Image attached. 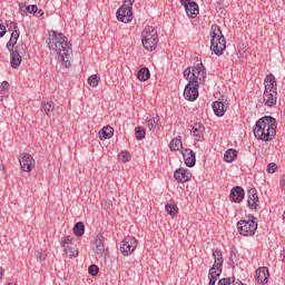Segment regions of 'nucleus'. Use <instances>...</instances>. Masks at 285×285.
I'll return each mask as SVG.
<instances>
[{
	"label": "nucleus",
	"mask_w": 285,
	"mask_h": 285,
	"mask_svg": "<svg viewBox=\"0 0 285 285\" xmlns=\"http://www.w3.org/2000/svg\"><path fill=\"white\" fill-rule=\"evenodd\" d=\"M47 45L50 50L59 55L61 62L66 68H70V57H72V48L68 38L63 33H58L57 31H51L49 33V39H47Z\"/></svg>",
	"instance_id": "nucleus-1"
},
{
	"label": "nucleus",
	"mask_w": 285,
	"mask_h": 285,
	"mask_svg": "<svg viewBox=\"0 0 285 285\" xmlns=\"http://www.w3.org/2000/svg\"><path fill=\"white\" fill-rule=\"evenodd\" d=\"M253 132L261 141H273L277 135V120L273 116H264L256 121Z\"/></svg>",
	"instance_id": "nucleus-2"
},
{
	"label": "nucleus",
	"mask_w": 285,
	"mask_h": 285,
	"mask_svg": "<svg viewBox=\"0 0 285 285\" xmlns=\"http://www.w3.org/2000/svg\"><path fill=\"white\" fill-rule=\"evenodd\" d=\"M210 50L217 57H222L224 55V50H226V38H224V33H222V28L218 24H213L210 28Z\"/></svg>",
	"instance_id": "nucleus-3"
},
{
	"label": "nucleus",
	"mask_w": 285,
	"mask_h": 285,
	"mask_svg": "<svg viewBox=\"0 0 285 285\" xmlns=\"http://www.w3.org/2000/svg\"><path fill=\"white\" fill-rule=\"evenodd\" d=\"M159 43V36L155 27L147 26L144 30L142 46L148 52H153Z\"/></svg>",
	"instance_id": "nucleus-4"
},
{
	"label": "nucleus",
	"mask_w": 285,
	"mask_h": 285,
	"mask_svg": "<svg viewBox=\"0 0 285 285\" xmlns=\"http://www.w3.org/2000/svg\"><path fill=\"white\" fill-rule=\"evenodd\" d=\"M8 50L10 52L11 68H19V66H21L22 55H26V50H28V47L26 46V43L21 42L16 47H10V49Z\"/></svg>",
	"instance_id": "nucleus-5"
},
{
	"label": "nucleus",
	"mask_w": 285,
	"mask_h": 285,
	"mask_svg": "<svg viewBox=\"0 0 285 285\" xmlns=\"http://www.w3.org/2000/svg\"><path fill=\"white\" fill-rule=\"evenodd\" d=\"M237 230L243 237H253L257 230V222H255V217L252 216L248 220H239L237 223Z\"/></svg>",
	"instance_id": "nucleus-6"
},
{
	"label": "nucleus",
	"mask_w": 285,
	"mask_h": 285,
	"mask_svg": "<svg viewBox=\"0 0 285 285\" xmlns=\"http://www.w3.org/2000/svg\"><path fill=\"white\" fill-rule=\"evenodd\" d=\"M137 249V239L132 236H127L120 243V253L124 257H128V255H132Z\"/></svg>",
	"instance_id": "nucleus-7"
},
{
	"label": "nucleus",
	"mask_w": 285,
	"mask_h": 285,
	"mask_svg": "<svg viewBox=\"0 0 285 285\" xmlns=\"http://www.w3.org/2000/svg\"><path fill=\"white\" fill-rule=\"evenodd\" d=\"M206 79V69L203 63H198L191 68V77L189 83H194L199 86V81H204Z\"/></svg>",
	"instance_id": "nucleus-8"
},
{
	"label": "nucleus",
	"mask_w": 285,
	"mask_h": 285,
	"mask_svg": "<svg viewBox=\"0 0 285 285\" xmlns=\"http://www.w3.org/2000/svg\"><path fill=\"white\" fill-rule=\"evenodd\" d=\"M184 97L187 101H196L199 97V85L193 82L187 83L184 90Z\"/></svg>",
	"instance_id": "nucleus-9"
},
{
	"label": "nucleus",
	"mask_w": 285,
	"mask_h": 285,
	"mask_svg": "<svg viewBox=\"0 0 285 285\" xmlns=\"http://www.w3.org/2000/svg\"><path fill=\"white\" fill-rule=\"evenodd\" d=\"M20 168L23 173H32L35 168V158L30 154H22L19 158Z\"/></svg>",
	"instance_id": "nucleus-10"
},
{
	"label": "nucleus",
	"mask_w": 285,
	"mask_h": 285,
	"mask_svg": "<svg viewBox=\"0 0 285 285\" xmlns=\"http://www.w3.org/2000/svg\"><path fill=\"white\" fill-rule=\"evenodd\" d=\"M116 17L118 21H121L122 23H130V21H132V8L121 6L117 10Z\"/></svg>",
	"instance_id": "nucleus-11"
},
{
	"label": "nucleus",
	"mask_w": 285,
	"mask_h": 285,
	"mask_svg": "<svg viewBox=\"0 0 285 285\" xmlns=\"http://www.w3.org/2000/svg\"><path fill=\"white\" fill-rule=\"evenodd\" d=\"M174 177L179 184H186L193 179V174L188 169L178 168L175 170Z\"/></svg>",
	"instance_id": "nucleus-12"
},
{
	"label": "nucleus",
	"mask_w": 285,
	"mask_h": 285,
	"mask_svg": "<svg viewBox=\"0 0 285 285\" xmlns=\"http://www.w3.org/2000/svg\"><path fill=\"white\" fill-rule=\"evenodd\" d=\"M247 195H248L247 204L250 210H259V197L257 196V189L256 188L249 189Z\"/></svg>",
	"instance_id": "nucleus-13"
},
{
	"label": "nucleus",
	"mask_w": 285,
	"mask_h": 285,
	"mask_svg": "<svg viewBox=\"0 0 285 285\" xmlns=\"http://www.w3.org/2000/svg\"><path fill=\"white\" fill-rule=\"evenodd\" d=\"M268 277H271L268 267H258L256 269L255 279H256L257 284H262V285L268 284Z\"/></svg>",
	"instance_id": "nucleus-14"
},
{
	"label": "nucleus",
	"mask_w": 285,
	"mask_h": 285,
	"mask_svg": "<svg viewBox=\"0 0 285 285\" xmlns=\"http://www.w3.org/2000/svg\"><path fill=\"white\" fill-rule=\"evenodd\" d=\"M264 92H277V79L275 75L268 73L264 79Z\"/></svg>",
	"instance_id": "nucleus-15"
},
{
	"label": "nucleus",
	"mask_w": 285,
	"mask_h": 285,
	"mask_svg": "<svg viewBox=\"0 0 285 285\" xmlns=\"http://www.w3.org/2000/svg\"><path fill=\"white\" fill-rule=\"evenodd\" d=\"M244 197H245L244 188H242L240 186H236L232 188L229 194V199H232V202L239 204L240 202H244Z\"/></svg>",
	"instance_id": "nucleus-16"
},
{
	"label": "nucleus",
	"mask_w": 285,
	"mask_h": 285,
	"mask_svg": "<svg viewBox=\"0 0 285 285\" xmlns=\"http://www.w3.org/2000/svg\"><path fill=\"white\" fill-rule=\"evenodd\" d=\"M183 157H184V161L188 168H193L195 166V164H197V158H196L195 151H193V149H188V148L185 149V151H183Z\"/></svg>",
	"instance_id": "nucleus-17"
},
{
	"label": "nucleus",
	"mask_w": 285,
	"mask_h": 285,
	"mask_svg": "<svg viewBox=\"0 0 285 285\" xmlns=\"http://www.w3.org/2000/svg\"><path fill=\"white\" fill-rule=\"evenodd\" d=\"M213 257L214 265L210 268H214V271H222V267L224 266V255L222 254V250L214 249Z\"/></svg>",
	"instance_id": "nucleus-18"
},
{
	"label": "nucleus",
	"mask_w": 285,
	"mask_h": 285,
	"mask_svg": "<svg viewBox=\"0 0 285 285\" xmlns=\"http://www.w3.org/2000/svg\"><path fill=\"white\" fill-rule=\"evenodd\" d=\"M263 99L265 101V106L273 108V106L277 104V91H264Z\"/></svg>",
	"instance_id": "nucleus-19"
},
{
	"label": "nucleus",
	"mask_w": 285,
	"mask_h": 285,
	"mask_svg": "<svg viewBox=\"0 0 285 285\" xmlns=\"http://www.w3.org/2000/svg\"><path fill=\"white\" fill-rule=\"evenodd\" d=\"M212 108L216 117H224V115H226V110H228V106L219 100L214 101Z\"/></svg>",
	"instance_id": "nucleus-20"
},
{
	"label": "nucleus",
	"mask_w": 285,
	"mask_h": 285,
	"mask_svg": "<svg viewBox=\"0 0 285 285\" xmlns=\"http://www.w3.org/2000/svg\"><path fill=\"white\" fill-rule=\"evenodd\" d=\"M205 130L206 127H204L200 122H195L190 126V132L194 135V137H196L197 141L204 137Z\"/></svg>",
	"instance_id": "nucleus-21"
},
{
	"label": "nucleus",
	"mask_w": 285,
	"mask_h": 285,
	"mask_svg": "<svg viewBox=\"0 0 285 285\" xmlns=\"http://www.w3.org/2000/svg\"><path fill=\"white\" fill-rule=\"evenodd\" d=\"M94 245V252L97 253V255H104V253H106V240H104V236L96 237Z\"/></svg>",
	"instance_id": "nucleus-22"
},
{
	"label": "nucleus",
	"mask_w": 285,
	"mask_h": 285,
	"mask_svg": "<svg viewBox=\"0 0 285 285\" xmlns=\"http://www.w3.org/2000/svg\"><path fill=\"white\" fill-rule=\"evenodd\" d=\"M186 13L187 17H189L190 19H195V17H197V14H199V4H197V2H191L189 3L186 8Z\"/></svg>",
	"instance_id": "nucleus-23"
},
{
	"label": "nucleus",
	"mask_w": 285,
	"mask_h": 285,
	"mask_svg": "<svg viewBox=\"0 0 285 285\" xmlns=\"http://www.w3.org/2000/svg\"><path fill=\"white\" fill-rule=\"evenodd\" d=\"M19 37H21V31H19V29H16L14 31L11 32V37L7 42V50H10V48H16L14 46H17Z\"/></svg>",
	"instance_id": "nucleus-24"
},
{
	"label": "nucleus",
	"mask_w": 285,
	"mask_h": 285,
	"mask_svg": "<svg viewBox=\"0 0 285 285\" xmlns=\"http://www.w3.org/2000/svg\"><path fill=\"white\" fill-rule=\"evenodd\" d=\"M115 135V129L111 126H106L99 131V138L101 140L104 139H110Z\"/></svg>",
	"instance_id": "nucleus-25"
},
{
	"label": "nucleus",
	"mask_w": 285,
	"mask_h": 285,
	"mask_svg": "<svg viewBox=\"0 0 285 285\" xmlns=\"http://www.w3.org/2000/svg\"><path fill=\"white\" fill-rule=\"evenodd\" d=\"M41 112H45L47 117H50L55 112V102L47 101L41 105Z\"/></svg>",
	"instance_id": "nucleus-26"
},
{
	"label": "nucleus",
	"mask_w": 285,
	"mask_h": 285,
	"mask_svg": "<svg viewBox=\"0 0 285 285\" xmlns=\"http://www.w3.org/2000/svg\"><path fill=\"white\" fill-rule=\"evenodd\" d=\"M219 275H222V269L209 268V273H208L209 284L208 285H215L217 282V277H219Z\"/></svg>",
	"instance_id": "nucleus-27"
},
{
	"label": "nucleus",
	"mask_w": 285,
	"mask_h": 285,
	"mask_svg": "<svg viewBox=\"0 0 285 285\" xmlns=\"http://www.w3.org/2000/svg\"><path fill=\"white\" fill-rule=\"evenodd\" d=\"M1 99H8L10 97V83L8 81H2L0 87Z\"/></svg>",
	"instance_id": "nucleus-28"
},
{
	"label": "nucleus",
	"mask_w": 285,
	"mask_h": 285,
	"mask_svg": "<svg viewBox=\"0 0 285 285\" xmlns=\"http://www.w3.org/2000/svg\"><path fill=\"white\" fill-rule=\"evenodd\" d=\"M83 233H86V225L82 222H78L73 226V235L76 237H83Z\"/></svg>",
	"instance_id": "nucleus-29"
},
{
	"label": "nucleus",
	"mask_w": 285,
	"mask_h": 285,
	"mask_svg": "<svg viewBox=\"0 0 285 285\" xmlns=\"http://www.w3.org/2000/svg\"><path fill=\"white\" fill-rule=\"evenodd\" d=\"M137 78L139 81H148L150 79V70L147 67L139 69Z\"/></svg>",
	"instance_id": "nucleus-30"
},
{
	"label": "nucleus",
	"mask_w": 285,
	"mask_h": 285,
	"mask_svg": "<svg viewBox=\"0 0 285 285\" xmlns=\"http://www.w3.org/2000/svg\"><path fill=\"white\" fill-rule=\"evenodd\" d=\"M235 159H237V150L236 149H228L227 151H225L224 160L227 164H233V161Z\"/></svg>",
	"instance_id": "nucleus-31"
},
{
	"label": "nucleus",
	"mask_w": 285,
	"mask_h": 285,
	"mask_svg": "<svg viewBox=\"0 0 285 285\" xmlns=\"http://www.w3.org/2000/svg\"><path fill=\"white\" fill-rule=\"evenodd\" d=\"M181 148H184V145L181 144V139L178 138H174L170 142H169V149L175 153L177 150H180Z\"/></svg>",
	"instance_id": "nucleus-32"
},
{
	"label": "nucleus",
	"mask_w": 285,
	"mask_h": 285,
	"mask_svg": "<svg viewBox=\"0 0 285 285\" xmlns=\"http://www.w3.org/2000/svg\"><path fill=\"white\" fill-rule=\"evenodd\" d=\"M165 208H166L168 215H170V217H176L177 213H179V208L175 204H167L165 206Z\"/></svg>",
	"instance_id": "nucleus-33"
},
{
	"label": "nucleus",
	"mask_w": 285,
	"mask_h": 285,
	"mask_svg": "<svg viewBox=\"0 0 285 285\" xmlns=\"http://www.w3.org/2000/svg\"><path fill=\"white\" fill-rule=\"evenodd\" d=\"M146 124H147V128H149V130H155V128H157V126H159V116L148 119L146 121Z\"/></svg>",
	"instance_id": "nucleus-34"
},
{
	"label": "nucleus",
	"mask_w": 285,
	"mask_h": 285,
	"mask_svg": "<svg viewBox=\"0 0 285 285\" xmlns=\"http://www.w3.org/2000/svg\"><path fill=\"white\" fill-rule=\"evenodd\" d=\"M136 139L141 141L146 139V129L144 127H136L135 129Z\"/></svg>",
	"instance_id": "nucleus-35"
},
{
	"label": "nucleus",
	"mask_w": 285,
	"mask_h": 285,
	"mask_svg": "<svg viewBox=\"0 0 285 285\" xmlns=\"http://www.w3.org/2000/svg\"><path fill=\"white\" fill-rule=\"evenodd\" d=\"M99 81H101V78L97 75H91L88 78V83L91 88H97L99 86Z\"/></svg>",
	"instance_id": "nucleus-36"
},
{
	"label": "nucleus",
	"mask_w": 285,
	"mask_h": 285,
	"mask_svg": "<svg viewBox=\"0 0 285 285\" xmlns=\"http://www.w3.org/2000/svg\"><path fill=\"white\" fill-rule=\"evenodd\" d=\"M4 24L7 26L9 32H14V30L19 29V23H17V21L6 20Z\"/></svg>",
	"instance_id": "nucleus-37"
},
{
	"label": "nucleus",
	"mask_w": 285,
	"mask_h": 285,
	"mask_svg": "<svg viewBox=\"0 0 285 285\" xmlns=\"http://www.w3.org/2000/svg\"><path fill=\"white\" fill-rule=\"evenodd\" d=\"M89 275H92V277L99 275V266L97 265H90L88 268Z\"/></svg>",
	"instance_id": "nucleus-38"
},
{
	"label": "nucleus",
	"mask_w": 285,
	"mask_h": 285,
	"mask_svg": "<svg viewBox=\"0 0 285 285\" xmlns=\"http://www.w3.org/2000/svg\"><path fill=\"white\" fill-rule=\"evenodd\" d=\"M66 253L69 257H79V250L75 249V248H67L66 247Z\"/></svg>",
	"instance_id": "nucleus-39"
},
{
	"label": "nucleus",
	"mask_w": 285,
	"mask_h": 285,
	"mask_svg": "<svg viewBox=\"0 0 285 285\" xmlns=\"http://www.w3.org/2000/svg\"><path fill=\"white\" fill-rule=\"evenodd\" d=\"M267 173H268L269 175H273V174L277 173V164H275V163H269V164L267 165Z\"/></svg>",
	"instance_id": "nucleus-40"
},
{
	"label": "nucleus",
	"mask_w": 285,
	"mask_h": 285,
	"mask_svg": "<svg viewBox=\"0 0 285 285\" xmlns=\"http://www.w3.org/2000/svg\"><path fill=\"white\" fill-rule=\"evenodd\" d=\"M6 32H8L7 27L3 23V20L0 19V39L6 37Z\"/></svg>",
	"instance_id": "nucleus-41"
},
{
	"label": "nucleus",
	"mask_w": 285,
	"mask_h": 285,
	"mask_svg": "<svg viewBox=\"0 0 285 285\" xmlns=\"http://www.w3.org/2000/svg\"><path fill=\"white\" fill-rule=\"evenodd\" d=\"M26 10L29 12V14H37L38 7L37 4H30L26 8Z\"/></svg>",
	"instance_id": "nucleus-42"
},
{
	"label": "nucleus",
	"mask_w": 285,
	"mask_h": 285,
	"mask_svg": "<svg viewBox=\"0 0 285 285\" xmlns=\"http://www.w3.org/2000/svg\"><path fill=\"white\" fill-rule=\"evenodd\" d=\"M130 157H131L130 153H128V151H122L120 154V160L124 161V163L130 161Z\"/></svg>",
	"instance_id": "nucleus-43"
},
{
	"label": "nucleus",
	"mask_w": 285,
	"mask_h": 285,
	"mask_svg": "<svg viewBox=\"0 0 285 285\" xmlns=\"http://www.w3.org/2000/svg\"><path fill=\"white\" fill-rule=\"evenodd\" d=\"M72 242V236H65L61 238V246L66 250V244H70Z\"/></svg>",
	"instance_id": "nucleus-44"
},
{
	"label": "nucleus",
	"mask_w": 285,
	"mask_h": 285,
	"mask_svg": "<svg viewBox=\"0 0 285 285\" xmlns=\"http://www.w3.org/2000/svg\"><path fill=\"white\" fill-rule=\"evenodd\" d=\"M218 285H235V279L232 282L230 278H222L218 281Z\"/></svg>",
	"instance_id": "nucleus-45"
},
{
	"label": "nucleus",
	"mask_w": 285,
	"mask_h": 285,
	"mask_svg": "<svg viewBox=\"0 0 285 285\" xmlns=\"http://www.w3.org/2000/svg\"><path fill=\"white\" fill-rule=\"evenodd\" d=\"M279 188H281L282 193H285V174L281 177Z\"/></svg>",
	"instance_id": "nucleus-46"
},
{
	"label": "nucleus",
	"mask_w": 285,
	"mask_h": 285,
	"mask_svg": "<svg viewBox=\"0 0 285 285\" xmlns=\"http://www.w3.org/2000/svg\"><path fill=\"white\" fill-rule=\"evenodd\" d=\"M184 77L190 81V77H193V71H190V68L184 70Z\"/></svg>",
	"instance_id": "nucleus-47"
},
{
	"label": "nucleus",
	"mask_w": 285,
	"mask_h": 285,
	"mask_svg": "<svg viewBox=\"0 0 285 285\" xmlns=\"http://www.w3.org/2000/svg\"><path fill=\"white\" fill-rule=\"evenodd\" d=\"M134 3H135V0H124V4L122 6L125 8H132Z\"/></svg>",
	"instance_id": "nucleus-48"
},
{
	"label": "nucleus",
	"mask_w": 285,
	"mask_h": 285,
	"mask_svg": "<svg viewBox=\"0 0 285 285\" xmlns=\"http://www.w3.org/2000/svg\"><path fill=\"white\" fill-rule=\"evenodd\" d=\"M37 258L39 259V262H43V259H46V252H43V250L38 252Z\"/></svg>",
	"instance_id": "nucleus-49"
},
{
	"label": "nucleus",
	"mask_w": 285,
	"mask_h": 285,
	"mask_svg": "<svg viewBox=\"0 0 285 285\" xmlns=\"http://www.w3.org/2000/svg\"><path fill=\"white\" fill-rule=\"evenodd\" d=\"M193 0H180V3L184 6V8H186L187 6H190V3H193Z\"/></svg>",
	"instance_id": "nucleus-50"
},
{
	"label": "nucleus",
	"mask_w": 285,
	"mask_h": 285,
	"mask_svg": "<svg viewBox=\"0 0 285 285\" xmlns=\"http://www.w3.org/2000/svg\"><path fill=\"white\" fill-rule=\"evenodd\" d=\"M35 16L36 17H43V10L38 9Z\"/></svg>",
	"instance_id": "nucleus-51"
},
{
	"label": "nucleus",
	"mask_w": 285,
	"mask_h": 285,
	"mask_svg": "<svg viewBox=\"0 0 285 285\" xmlns=\"http://www.w3.org/2000/svg\"><path fill=\"white\" fill-rule=\"evenodd\" d=\"M281 259L285 263V249L281 252Z\"/></svg>",
	"instance_id": "nucleus-52"
},
{
	"label": "nucleus",
	"mask_w": 285,
	"mask_h": 285,
	"mask_svg": "<svg viewBox=\"0 0 285 285\" xmlns=\"http://www.w3.org/2000/svg\"><path fill=\"white\" fill-rule=\"evenodd\" d=\"M3 277V267H0V279Z\"/></svg>",
	"instance_id": "nucleus-53"
},
{
	"label": "nucleus",
	"mask_w": 285,
	"mask_h": 285,
	"mask_svg": "<svg viewBox=\"0 0 285 285\" xmlns=\"http://www.w3.org/2000/svg\"><path fill=\"white\" fill-rule=\"evenodd\" d=\"M3 168H4L3 165H0V170H3Z\"/></svg>",
	"instance_id": "nucleus-54"
}]
</instances>
